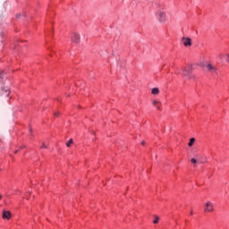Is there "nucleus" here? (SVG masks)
Segmentation results:
<instances>
[{
  "mask_svg": "<svg viewBox=\"0 0 229 229\" xmlns=\"http://www.w3.org/2000/svg\"><path fill=\"white\" fill-rule=\"evenodd\" d=\"M2 196L0 195V199H1Z\"/></svg>",
  "mask_w": 229,
  "mask_h": 229,
  "instance_id": "aec40b11",
  "label": "nucleus"
},
{
  "mask_svg": "<svg viewBox=\"0 0 229 229\" xmlns=\"http://www.w3.org/2000/svg\"><path fill=\"white\" fill-rule=\"evenodd\" d=\"M194 142H196V139L191 138L190 139V142L188 143V146L191 148L194 145Z\"/></svg>",
  "mask_w": 229,
  "mask_h": 229,
  "instance_id": "9b49d317",
  "label": "nucleus"
},
{
  "mask_svg": "<svg viewBox=\"0 0 229 229\" xmlns=\"http://www.w3.org/2000/svg\"><path fill=\"white\" fill-rule=\"evenodd\" d=\"M158 221H160V217L157 216H155V220L153 221L154 225H157Z\"/></svg>",
  "mask_w": 229,
  "mask_h": 229,
  "instance_id": "f8f14e48",
  "label": "nucleus"
},
{
  "mask_svg": "<svg viewBox=\"0 0 229 229\" xmlns=\"http://www.w3.org/2000/svg\"><path fill=\"white\" fill-rule=\"evenodd\" d=\"M204 212H214V203H212L211 201H207L205 203Z\"/></svg>",
  "mask_w": 229,
  "mask_h": 229,
  "instance_id": "20e7f679",
  "label": "nucleus"
},
{
  "mask_svg": "<svg viewBox=\"0 0 229 229\" xmlns=\"http://www.w3.org/2000/svg\"><path fill=\"white\" fill-rule=\"evenodd\" d=\"M0 94H2V96H10V89H2Z\"/></svg>",
  "mask_w": 229,
  "mask_h": 229,
  "instance_id": "6e6552de",
  "label": "nucleus"
},
{
  "mask_svg": "<svg viewBox=\"0 0 229 229\" xmlns=\"http://www.w3.org/2000/svg\"><path fill=\"white\" fill-rule=\"evenodd\" d=\"M156 17L160 24H165L167 22V13L163 10H158L156 13Z\"/></svg>",
  "mask_w": 229,
  "mask_h": 229,
  "instance_id": "f257e3e1",
  "label": "nucleus"
},
{
  "mask_svg": "<svg viewBox=\"0 0 229 229\" xmlns=\"http://www.w3.org/2000/svg\"><path fill=\"white\" fill-rule=\"evenodd\" d=\"M191 164H197L198 160H196V158H191Z\"/></svg>",
  "mask_w": 229,
  "mask_h": 229,
  "instance_id": "4468645a",
  "label": "nucleus"
},
{
  "mask_svg": "<svg viewBox=\"0 0 229 229\" xmlns=\"http://www.w3.org/2000/svg\"><path fill=\"white\" fill-rule=\"evenodd\" d=\"M182 76L187 78L188 80H194L195 76L192 75V65H188L186 67L182 68Z\"/></svg>",
  "mask_w": 229,
  "mask_h": 229,
  "instance_id": "f03ea898",
  "label": "nucleus"
},
{
  "mask_svg": "<svg viewBox=\"0 0 229 229\" xmlns=\"http://www.w3.org/2000/svg\"><path fill=\"white\" fill-rule=\"evenodd\" d=\"M160 93V90L158 89V88H154L151 90V94H153L154 96H157Z\"/></svg>",
  "mask_w": 229,
  "mask_h": 229,
  "instance_id": "1a4fd4ad",
  "label": "nucleus"
},
{
  "mask_svg": "<svg viewBox=\"0 0 229 229\" xmlns=\"http://www.w3.org/2000/svg\"><path fill=\"white\" fill-rule=\"evenodd\" d=\"M55 117H57V115H58V113H55Z\"/></svg>",
  "mask_w": 229,
  "mask_h": 229,
  "instance_id": "f3484780",
  "label": "nucleus"
},
{
  "mask_svg": "<svg viewBox=\"0 0 229 229\" xmlns=\"http://www.w3.org/2000/svg\"><path fill=\"white\" fill-rule=\"evenodd\" d=\"M22 148H26L25 146H23Z\"/></svg>",
  "mask_w": 229,
  "mask_h": 229,
  "instance_id": "412c9836",
  "label": "nucleus"
},
{
  "mask_svg": "<svg viewBox=\"0 0 229 229\" xmlns=\"http://www.w3.org/2000/svg\"><path fill=\"white\" fill-rule=\"evenodd\" d=\"M41 148H45L46 149V148H47V146H46V144L43 143L42 146H41Z\"/></svg>",
  "mask_w": 229,
  "mask_h": 229,
  "instance_id": "2eb2a0df",
  "label": "nucleus"
},
{
  "mask_svg": "<svg viewBox=\"0 0 229 229\" xmlns=\"http://www.w3.org/2000/svg\"><path fill=\"white\" fill-rule=\"evenodd\" d=\"M207 69L209 72H211L212 74H217V68H216L214 65L208 64H207Z\"/></svg>",
  "mask_w": 229,
  "mask_h": 229,
  "instance_id": "423d86ee",
  "label": "nucleus"
},
{
  "mask_svg": "<svg viewBox=\"0 0 229 229\" xmlns=\"http://www.w3.org/2000/svg\"><path fill=\"white\" fill-rule=\"evenodd\" d=\"M71 40L73 44H79L80 40H81V36L78 32H73L71 36Z\"/></svg>",
  "mask_w": 229,
  "mask_h": 229,
  "instance_id": "7ed1b4c3",
  "label": "nucleus"
},
{
  "mask_svg": "<svg viewBox=\"0 0 229 229\" xmlns=\"http://www.w3.org/2000/svg\"><path fill=\"white\" fill-rule=\"evenodd\" d=\"M72 139H70L69 141L66 143L67 148H71V144H72Z\"/></svg>",
  "mask_w": 229,
  "mask_h": 229,
  "instance_id": "ddd939ff",
  "label": "nucleus"
},
{
  "mask_svg": "<svg viewBox=\"0 0 229 229\" xmlns=\"http://www.w3.org/2000/svg\"><path fill=\"white\" fill-rule=\"evenodd\" d=\"M3 219H12V213L10 211H4Z\"/></svg>",
  "mask_w": 229,
  "mask_h": 229,
  "instance_id": "0eeeda50",
  "label": "nucleus"
},
{
  "mask_svg": "<svg viewBox=\"0 0 229 229\" xmlns=\"http://www.w3.org/2000/svg\"><path fill=\"white\" fill-rule=\"evenodd\" d=\"M152 105L157 108V110H160V102L157 100L152 101Z\"/></svg>",
  "mask_w": 229,
  "mask_h": 229,
  "instance_id": "9d476101",
  "label": "nucleus"
},
{
  "mask_svg": "<svg viewBox=\"0 0 229 229\" xmlns=\"http://www.w3.org/2000/svg\"><path fill=\"white\" fill-rule=\"evenodd\" d=\"M182 42L186 47L192 46V39L191 38H182Z\"/></svg>",
  "mask_w": 229,
  "mask_h": 229,
  "instance_id": "39448f33",
  "label": "nucleus"
},
{
  "mask_svg": "<svg viewBox=\"0 0 229 229\" xmlns=\"http://www.w3.org/2000/svg\"><path fill=\"white\" fill-rule=\"evenodd\" d=\"M18 152H19V150H16V151H15V153H18Z\"/></svg>",
  "mask_w": 229,
  "mask_h": 229,
  "instance_id": "6ab92c4d",
  "label": "nucleus"
},
{
  "mask_svg": "<svg viewBox=\"0 0 229 229\" xmlns=\"http://www.w3.org/2000/svg\"><path fill=\"white\" fill-rule=\"evenodd\" d=\"M192 214H193L192 211H191V216H192Z\"/></svg>",
  "mask_w": 229,
  "mask_h": 229,
  "instance_id": "a211bd4d",
  "label": "nucleus"
},
{
  "mask_svg": "<svg viewBox=\"0 0 229 229\" xmlns=\"http://www.w3.org/2000/svg\"><path fill=\"white\" fill-rule=\"evenodd\" d=\"M141 144L142 146H144L146 144V141H142Z\"/></svg>",
  "mask_w": 229,
  "mask_h": 229,
  "instance_id": "dca6fc26",
  "label": "nucleus"
}]
</instances>
